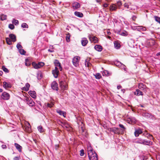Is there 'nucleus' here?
<instances>
[{
    "label": "nucleus",
    "mask_w": 160,
    "mask_h": 160,
    "mask_svg": "<svg viewBox=\"0 0 160 160\" xmlns=\"http://www.w3.org/2000/svg\"><path fill=\"white\" fill-rule=\"evenodd\" d=\"M66 82L64 81H61L60 82V86L62 88L66 84Z\"/></svg>",
    "instance_id": "38"
},
{
    "label": "nucleus",
    "mask_w": 160,
    "mask_h": 160,
    "mask_svg": "<svg viewBox=\"0 0 160 160\" xmlns=\"http://www.w3.org/2000/svg\"><path fill=\"white\" fill-rule=\"evenodd\" d=\"M1 97L4 100H8L10 98V95L8 93L6 92H4L2 93Z\"/></svg>",
    "instance_id": "5"
},
{
    "label": "nucleus",
    "mask_w": 160,
    "mask_h": 160,
    "mask_svg": "<svg viewBox=\"0 0 160 160\" xmlns=\"http://www.w3.org/2000/svg\"><path fill=\"white\" fill-rule=\"evenodd\" d=\"M6 41L7 44L9 45L11 44L12 41L11 39L8 38H6Z\"/></svg>",
    "instance_id": "35"
},
{
    "label": "nucleus",
    "mask_w": 160,
    "mask_h": 160,
    "mask_svg": "<svg viewBox=\"0 0 160 160\" xmlns=\"http://www.w3.org/2000/svg\"><path fill=\"white\" fill-rule=\"evenodd\" d=\"M31 64V63L29 60L28 59H25V65L26 66H29Z\"/></svg>",
    "instance_id": "34"
},
{
    "label": "nucleus",
    "mask_w": 160,
    "mask_h": 160,
    "mask_svg": "<svg viewBox=\"0 0 160 160\" xmlns=\"http://www.w3.org/2000/svg\"><path fill=\"white\" fill-rule=\"evenodd\" d=\"M121 35L124 36H126L128 35V33L126 32H123L121 33L120 34Z\"/></svg>",
    "instance_id": "53"
},
{
    "label": "nucleus",
    "mask_w": 160,
    "mask_h": 160,
    "mask_svg": "<svg viewBox=\"0 0 160 160\" xmlns=\"http://www.w3.org/2000/svg\"><path fill=\"white\" fill-rule=\"evenodd\" d=\"M20 53L22 55H25L26 53V52L24 50L22 49L21 48L19 50Z\"/></svg>",
    "instance_id": "40"
},
{
    "label": "nucleus",
    "mask_w": 160,
    "mask_h": 160,
    "mask_svg": "<svg viewBox=\"0 0 160 160\" xmlns=\"http://www.w3.org/2000/svg\"><path fill=\"white\" fill-rule=\"evenodd\" d=\"M136 29L138 30L139 31H145L146 30V28L145 27H143L142 26L138 27Z\"/></svg>",
    "instance_id": "30"
},
{
    "label": "nucleus",
    "mask_w": 160,
    "mask_h": 160,
    "mask_svg": "<svg viewBox=\"0 0 160 160\" xmlns=\"http://www.w3.org/2000/svg\"><path fill=\"white\" fill-rule=\"evenodd\" d=\"M94 48L98 52H101L102 49V46L98 45H96L94 47Z\"/></svg>",
    "instance_id": "21"
},
{
    "label": "nucleus",
    "mask_w": 160,
    "mask_h": 160,
    "mask_svg": "<svg viewBox=\"0 0 160 160\" xmlns=\"http://www.w3.org/2000/svg\"><path fill=\"white\" fill-rule=\"evenodd\" d=\"M72 7L74 9H77L80 8V5L78 2H75L72 4Z\"/></svg>",
    "instance_id": "17"
},
{
    "label": "nucleus",
    "mask_w": 160,
    "mask_h": 160,
    "mask_svg": "<svg viewBox=\"0 0 160 160\" xmlns=\"http://www.w3.org/2000/svg\"><path fill=\"white\" fill-rule=\"evenodd\" d=\"M52 73L55 78L58 77L59 73V71L58 68L55 67V69L52 70Z\"/></svg>",
    "instance_id": "7"
},
{
    "label": "nucleus",
    "mask_w": 160,
    "mask_h": 160,
    "mask_svg": "<svg viewBox=\"0 0 160 160\" xmlns=\"http://www.w3.org/2000/svg\"><path fill=\"white\" fill-rule=\"evenodd\" d=\"M144 139H142L141 138H138L136 141V142L138 143L143 144L144 143Z\"/></svg>",
    "instance_id": "28"
},
{
    "label": "nucleus",
    "mask_w": 160,
    "mask_h": 160,
    "mask_svg": "<svg viewBox=\"0 0 160 160\" xmlns=\"http://www.w3.org/2000/svg\"><path fill=\"white\" fill-rule=\"evenodd\" d=\"M114 45L115 47L117 49H118L120 48L121 46L119 42H118V41H115L114 42Z\"/></svg>",
    "instance_id": "25"
},
{
    "label": "nucleus",
    "mask_w": 160,
    "mask_h": 160,
    "mask_svg": "<svg viewBox=\"0 0 160 160\" xmlns=\"http://www.w3.org/2000/svg\"><path fill=\"white\" fill-rule=\"evenodd\" d=\"M14 146L16 148L19 152H22V147L20 145L17 143H14Z\"/></svg>",
    "instance_id": "18"
},
{
    "label": "nucleus",
    "mask_w": 160,
    "mask_h": 160,
    "mask_svg": "<svg viewBox=\"0 0 160 160\" xmlns=\"http://www.w3.org/2000/svg\"><path fill=\"white\" fill-rule=\"evenodd\" d=\"M148 133L146 131L143 133V135L145 136V137H146V136H147V134H148Z\"/></svg>",
    "instance_id": "56"
},
{
    "label": "nucleus",
    "mask_w": 160,
    "mask_h": 160,
    "mask_svg": "<svg viewBox=\"0 0 160 160\" xmlns=\"http://www.w3.org/2000/svg\"><path fill=\"white\" fill-rule=\"evenodd\" d=\"M114 64L116 66L118 67H120L122 65L123 66H125L124 64L118 61H115L114 62Z\"/></svg>",
    "instance_id": "24"
},
{
    "label": "nucleus",
    "mask_w": 160,
    "mask_h": 160,
    "mask_svg": "<svg viewBox=\"0 0 160 160\" xmlns=\"http://www.w3.org/2000/svg\"><path fill=\"white\" fill-rule=\"evenodd\" d=\"M89 38L91 42H93L95 43L98 42V38L96 37L95 36L92 37L91 36H89Z\"/></svg>",
    "instance_id": "14"
},
{
    "label": "nucleus",
    "mask_w": 160,
    "mask_h": 160,
    "mask_svg": "<svg viewBox=\"0 0 160 160\" xmlns=\"http://www.w3.org/2000/svg\"><path fill=\"white\" fill-rule=\"evenodd\" d=\"M144 143L143 144L148 146L151 145L152 144V142L150 141H146L144 140Z\"/></svg>",
    "instance_id": "26"
},
{
    "label": "nucleus",
    "mask_w": 160,
    "mask_h": 160,
    "mask_svg": "<svg viewBox=\"0 0 160 160\" xmlns=\"http://www.w3.org/2000/svg\"><path fill=\"white\" fill-rule=\"evenodd\" d=\"M134 94L137 96H142L143 93L141 91L140 89H137L135 92H134Z\"/></svg>",
    "instance_id": "13"
},
{
    "label": "nucleus",
    "mask_w": 160,
    "mask_h": 160,
    "mask_svg": "<svg viewBox=\"0 0 160 160\" xmlns=\"http://www.w3.org/2000/svg\"><path fill=\"white\" fill-rule=\"evenodd\" d=\"M42 77V75L41 73L37 74V78L38 80H40Z\"/></svg>",
    "instance_id": "47"
},
{
    "label": "nucleus",
    "mask_w": 160,
    "mask_h": 160,
    "mask_svg": "<svg viewBox=\"0 0 160 160\" xmlns=\"http://www.w3.org/2000/svg\"><path fill=\"white\" fill-rule=\"evenodd\" d=\"M146 137H147L148 138H149L150 139H153L152 136L150 134L148 133V134H147V136H146Z\"/></svg>",
    "instance_id": "50"
},
{
    "label": "nucleus",
    "mask_w": 160,
    "mask_h": 160,
    "mask_svg": "<svg viewBox=\"0 0 160 160\" xmlns=\"http://www.w3.org/2000/svg\"><path fill=\"white\" fill-rule=\"evenodd\" d=\"M7 16L6 15L2 14L1 16V19L3 21L7 19Z\"/></svg>",
    "instance_id": "32"
},
{
    "label": "nucleus",
    "mask_w": 160,
    "mask_h": 160,
    "mask_svg": "<svg viewBox=\"0 0 160 160\" xmlns=\"http://www.w3.org/2000/svg\"><path fill=\"white\" fill-rule=\"evenodd\" d=\"M23 101L30 107H32L35 106V102L30 97H25Z\"/></svg>",
    "instance_id": "2"
},
{
    "label": "nucleus",
    "mask_w": 160,
    "mask_h": 160,
    "mask_svg": "<svg viewBox=\"0 0 160 160\" xmlns=\"http://www.w3.org/2000/svg\"><path fill=\"white\" fill-rule=\"evenodd\" d=\"M95 78L97 79H99L102 77L101 74L99 73H97L95 75Z\"/></svg>",
    "instance_id": "39"
},
{
    "label": "nucleus",
    "mask_w": 160,
    "mask_h": 160,
    "mask_svg": "<svg viewBox=\"0 0 160 160\" xmlns=\"http://www.w3.org/2000/svg\"><path fill=\"white\" fill-rule=\"evenodd\" d=\"M109 130L110 132H113L115 134H119L120 133L119 128H118L112 127L110 128L109 129Z\"/></svg>",
    "instance_id": "6"
},
{
    "label": "nucleus",
    "mask_w": 160,
    "mask_h": 160,
    "mask_svg": "<svg viewBox=\"0 0 160 160\" xmlns=\"http://www.w3.org/2000/svg\"><path fill=\"white\" fill-rule=\"evenodd\" d=\"M32 65L34 68L38 69L43 66L45 64L42 62H39L38 63L34 62H33L32 63Z\"/></svg>",
    "instance_id": "3"
},
{
    "label": "nucleus",
    "mask_w": 160,
    "mask_h": 160,
    "mask_svg": "<svg viewBox=\"0 0 160 160\" xmlns=\"http://www.w3.org/2000/svg\"><path fill=\"white\" fill-rule=\"evenodd\" d=\"M108 5V4L107 3H105L103 5V7L104 8H107Z\"/></svg>",
    "instance_id": "59"
},
{
    "label": "nucleus",
    "mask_w": 160,
    "mask_h": 160,
    "mask_svg": "<svg viewBox=\"0 0 160 160\" xmlns=\"http://www.w3.org/2000/svg\"><path fill=\"white\" fill-rule=\"evenodd\" d=\"M137 17L136 16H133L132 17V20L134 21H135L136 18Z\"/></svg>",
    "instance_id": "57"
},
{
    "label": "nucleus",
    "mask_w": 160,
    "mask_h": 160,
    "mask_svg": "<svg viewBox=\"0 0 160 160\" xmlns=\"http://www.w3.org/2000/svg\"><path fill=\"white\" fill-rule=\"evenodd\" d=\"M122 88V87L121 85H118L117 87V88L118 89H119Z\"/></svg>",
    "instance_id": "61"
},
{
    "label": "nucleus",
    "mask_w": 160,
    "mask_h": 160,
    "mask_svg": "<svg viewBox=\"0 0 160 160\" xmlns=\"http://www.w3.org/2000/svg\"><path fill=\"white\" fill-rule=\"evenodd\" d=\"M59 148V145H56L55 146V148L56 150H57Z\"/></svg>",
    "instance_id": "62"
},
{
    "label": "nucleus",
    "mask_w": 160,
    "mask_h": 160,
    "mask_svg": "<svg viewBox=\"0 0 160 160\" xmlns=\"http://www.w3.org/2000/svg\"><path fill=\"white\" fill-rule=\"evenodd\" d=\"M8 27L9 28L12 30L13 29L15 28L14 25L12 24H10L9 25Z\"/></svg>",
    "instance_id": "49"
},
{
    "label": "nucleus",
    "mask_w": 160,
    "mask_h": 160,
    "mask_svg": "<svg viewBox=\"0 0 160 160\" xmlns=\"http://www.w3.org/2000/svg\"><path fill=\"white\" fill-rule=\"evenodd\" d=\"M143 116L146 118H149L151 116V114L148 112H144L142 114Z\"/></svg>",
    "instance_id": "31"
},
{
    "label": "nucleus",
    "mask_w": 160,
    "mask_h": 160,
    "mask_svg": "<svg viewBox=\"0 0 160 160\" xmlns=\"http://www.w3.org/2000/svg\"><path fill=\"white\" fill-rule=\"evenodd\" d=\"M80 60V57L79 56H76L73 59L72 62L73 65L76 67L79 65V62Z\"/></svg>",
    "instance_id": "4"
},
{
    "label": "nucleus",
    "mask_w": 160,
    "mask_h": 160,
    "mask_svg": "<svg viewBox=\"0 0 160 160\" xmlns=\"http://www.w3.org/2000/svg\"><path fill=\"white\" fill-rule=\"evenodd\" d=\"M67 36L66 37V39L67 42H69L70 41V35L69 33L67 34Z\"/></svg>",
    "instance_id": "33"
},
{
    "label": "nucleus",
    "mask_w": 160,
    "mask_h": 160,
    "mask_svg": "<svg viewBox=\"0 0 160 160\" xmlns=\"http://www.w3.org/2000/svg\"><path fill=\"white\" fill-rule=\"evenodd\" d=\"M54 105V104L52 102L51 103H48L47 104V106L49 108H52Z\"/></svg>",
    "instance_id": "48"
},
{
    "label": "nucleus",
    "mask_w": 160,
    "mask_h": 160,
    "mask_svg": "<svg viewBox=\"0 0 160 160\" xmlns=\"http://www.w3.org/2000/svg\"><path fill=\"white\" fill-rule=\"evenodd\" d=\"M119 127L122 128V132H124L126 129V128L122 124H119Z\"/></svg>",
    "instance_id": "37"
},
{
    "label": "nucleus",
    "mask_w": 160,
    "mask_h": 160,
    "mask_svg": "<svg viewBox=\"0 0 160 160\" xmlns=\"http://www.w3.org/2000/svg\"><path fill=\"white\" fill-rule=\"evenodd\" d=\"M28 93L32 98H36V94L35 91H30Z\"/></svg>",
    "instance_id": "15"
},
{
    "label": "nucleus",
    "mask_w": 160,
    "mask_h": 160,
    "mask_svg": "<svg viewBox=\"0 0 160 160\" xmlns=\"http://www.w3.org/2000/svg\"><path fill=\"white\" fill-rule=\"evenodd\" d=\"M74 14L75 16L79 18H82L83 17L82 13L77 11H76L74 12Z\"/></svg>",
    "instance_id": "23"
},
{
    "label": "nucleus",
    "mask_w": 160,
    "mask_h": 160,
    "mask_svg": "<svg viewBox=\"0 0 160 160\" xmlns=\"http://www.w3.org/2000/svg\"><path fill=\"white\" fill-rule=\"evenodd\" d=\"M3 86L6 88H9L11 87L12 85L10 82H3Z\"/></svg>",
    "instance_id": "11"
},
{
    "label": "nucleus",
    "mask_w": 160,
    "mask_h": 160,
    "mask_svg": "<svg viewBox=\"0 0 160 160\" xmlns=\"http://www.w3.org/2000/svg\"><path fill=\"white\" fill-rule=\"evenodd\" d=\"M80 155L81 156H82L84 154V150L83 149L81 150L80 151Z\"/></svg>",
    "instance_id": "51"
},
{
    "label": "nucleus",
    "mask_w": 160,
    "mask_h": 160,
    "mask_svg": "<svg viewBox=\"0 0 160 160\" xmlns=\"http://www.w3.org/2000/svg\"><path fill=\"white\" fill-rule=\"evenodd\" d=\"M51 87L53 90L56 91L58 90V84L56 81H53L52 82L51 84Z\"/></svg>",
    "instance_id": "8"
},
{
    "label": "nucleus",
    "mask_w": 160,
    "mask_h": 160,
    "mask_svg": "<svg viewBox=\"0 0 160 160\" xmlns=\"http://www.w3.org/2000/svg\"><path fill=\"white\" fill-rule=\"evenodd\" d=\"M17 48L18 50H19L22 48V47L20 43H18L17 45Z\"/></svg>",
    "instance_id": "52"
},
{
    "label": "nucleus",
    "mask_w": 160,
    "mask_h": 160,
    "mask_svg": "<svg viewBox=\"0 0 160 160\" xmlns=\"http://www.w3.org/2000/svg\"><path fill=\"white\" fill-rule=\"evenodd\" d=\"M81 42L82 46H85L88 43V41L86 38H82Z\"/></svg>",
    "instance_id": "10"
},
{
    "label": "nucleus",
    "mask_w": 160,
    "mask_h": 160,
    "mask_svg": "<svg viewBox=\"0 0 160 160\" xmlns=\"http://www.w3.org/2000/svg\"><path fill=\"white\" fill-rule=\"evenodd\" d=\"M88 154L90 160H98V156L94 151L91 147H88L87 148Z\"/></svg>",
    "instance_id": "1"
},
{
    "label": "nucleus",
    "mask_w": 160,
    "mask_h": 160,
    "mask_svg": "<svg viewBox=\"0 0 160 160\" xmlns=\"http://www.w3.org/2000/svg\"><path fill=\"white\" fill-rule=\"evenodd\" d=\"M116 4L117 6L118 7V8H120L121 6L122 5V3L121 1H119L117 2Z\"/></svg>",
    "instance_id": "41"
},
{
    "label": "nucleus",
    "mask_w": 160,
    "mask_h": 160,
    "mask_svg": "<svg viewBox=\"0 0 160 160\" xmlns=\"http://www.w3.org/2000/svg\"><path fill=\"white\" fill-rule=\"evenodd\" d=\"M21 27L22 28H28V27L27 24L26 23H23L22 24Z\"/></svg>",
    "instance_id": "43"
},
{
    "label": "nucleus",
    "mask_w": 160,
    "mask_h": 160,
    "mask_svg": "<svg viewBox=\"0 0 160 160\" xmlns=\"http://www.w3.org/2000/svg\"><path fill=\"white\" fill-rule=\"evenodd\" d=\"M30 86V85L28 83H26V84L25 87L23 88V90L25 91H28L29 90V88Z\"/></svg>",
    "instance_id": "29"
},
{
    "label": "nucleus",
    "mask_w": 160,
    "mask_h": 160,
    "mask_svg": "<svg viewBox=\"0 0 160 160\" xmlns=\"http://www.w3.org/2000/svg\"><path fill=\"white\" fill-rule=\"evenodd\" d=\"M2 147L3 149H5L7 148V146L5 145H2Z\"/></svg>",
    "instance_id": "60"
},
{
    "label": "nucleus",
    "mask_w": 160,
    "mask_h": 160,
    "mask_svg": "<svg viewBox=\"0 0 160 160\" xmlns=\"http://www.w3.org/2000/svg\"><path fill=\"white\" fill-rule=\"evenodd\" d=\"M38 129L39 131L40 132H44V130L41 126H39L38 127Z\"/></svg>",
    "instance_id": "36"
},
{
    "label": "nucleus",
    "mask_w": 160,
    "mask_h": 160,
    "mask_svg": "<svg viewBox=\"0 0 160 160\" xmlns=\"http://www.w3.org/2000/svg\"><path fill=\"white\" fill-rule=\"evenodd\" d=\"M13 159L14 160H19V158L18 157H14Z\"/></svg>",
    "instance_id": "58"
},
{
    "label": "nucleus",
    "mask_w": 160,
    "mask_h": 160,
    "mask_svg": "<svg viewBox=\"0 0 160 160\" xmlns=\"http://www.w3.org/2000/svg\"><path fill=\"white\" fill-rule=\"evenodd\" d=\"M154 18L155 21L160 24V18L158 16H155Z\"/></svg>",
    "instance_id": "42"
},
{
    "label": "nucleus",
    "mask_w": 160,
    "mask_h": 160,
    "mask_svg": "<svg viewBox=\"0 0 160 160\" xmlns=\"http://www.w3.org/2000/svg\"><path fill=\"white\" fill-rule=\"evenodd\" d=\"M142 133V132L141 129H137L135 130L134 132V134L136 137H138L139 134H141Z\"/></svg>",
    "instance_id": "22"
},
{
    "label": "nucleus",
    "mask_w": 160,
    "mask_h": 160,
    "mask_svg": "<svg viewBox=\"0 0 160 160\" xmlns=\"http://www.w3.org/2000/svg\"><path fill=\"white\" fill-rule=\"evenodd\" d=\"M117 8L115 4H112L109 7V9L110 11H116Z\"/></svg>",
    "instance_id": "16"
},
{
    "label": "nucleus",
    "mask_w": 160,
    "mask_h": 160,
    "mask_svg": "<svg viewBox=\"0 0 160 160\" xmlns=\"http://www.w3.org/2000/svg\"><path fill=\"white\" fill-rule=\"evenodd\" d=\"M85 64L86 67H89L90 65H91V64L87 60H86L85 62Z\"/></svg>",
    "instance_id": "45"
},
{
    "label": "nucleus",
    "mask_w": 160,
    "mask_h": 160,
    "mask_svg": "<svg viewBox=\"0 0 160 160\" xmlns=\"http://www.w3.org/2000/svg\"><path fill=\"white\" fill-rule=\"evenodd\" d=\"M61 116H63V117H66V113L65 112L62 111L60 110L57 109L56 111Z\"/></svg>",
    "instance_id": "19"
},
{
    "label": "nucleus",
    "mask_w": 160,
    "mask_h": 160,
    "mask_svg": "<svg viewBox=\"0 0 160 160\" xmlns=\"http://www.w3.org/2000/svg\"><path fill=\"white\" fill-rule=\"evenodd\" d=\"M25 129L27 132H30L31 130V126L29 123H28V125H26Z\"/></svg>",
    "instance_id": "27"
},
{
    "label": "nucleus",
    "mask_w": 160,
    "mask_h": 160,
    "mask_svg": "<svg viewBox=\"0 0 160 160\" xmlns=\"http://www.w3.org/2000/svg\"><path fill=\"white\" fill-rule=\"evenodd\" d=\"M9 36V38L12 39V40L13 42H14L16 41V37L14 34H10Z\"/></svg>",
    "instance_id": "20"
},
{
    "label": "nucleus",
    "mask_w": 160,
    "mask_h": 160,
    "mask_svg": "<svg viewBox=\"0 0 160 160\" xmlns=\"http://www.w3.org/2000/svg\"><path fill=\"white\" fill-rule=\"evenodd\" d=\"M104 73L106 75H108V72L107 71H104Z\"/></svg>",
    "instance_id": "64"
},
{
    "label": "nucleus",
    "mask_w": 160,
    "mask_h": 160,
    "mask_svg": "<svg viewBox=\"0 0 160 160\" xmlns=\"http://www.w3.org/2000/svg\"><path fill=\"white\" fill-rule=\"evenodd\" d=\"M123 5L125 8H129V6L128 3H125Z\"/></svg>",
    "instance_id": "54"
},
{
    "label": "nucleus",
    "mask_w": 160,
    "mask_h": 160,
    "mask_svg": "<svg viewBox=\"0 0 160 160\" xmlns=\"http://www.w3.org/2000/svg\"><path fill=\"white\" fill-rule=\"evenodd\" d=\"M62 88L64 90L67 89V86L66 85V84L63 86V87H62Z\"/></svg>",
    "instance_id": "55"
},
{
    "label": "nucleus",
    "mask_w": 160,
    "mask_h": 160,
    "mask_svg": "<svg viewBox=\"0 0 160 160\" xmlns=\"http://www.w3.org/2000/svg\"><path fill=\"white\" fill-rule=\"evenodd\" d=\"M48 51L49 52H54V51L52 50V49H49L48 50Z\"/></svg>",
    "instance_id": "63"
},
{
    "label": "nucleus",
    "mask_w": 160,
    "mask_h": 160,
    "mask_svg": "<svg viewBox=\"0 0 160 160\" xmlns=\"http://www.w3.org/2000/svg\"><path fill=\"white\" fill-rule=\"evenodd\" d=\"M138 88L141 90H144L146 87V85L142 83H140L138 85Z\"/></svg>",
    "instance_id": "12"
},
{
    "label": "nucleus",
    "mask_w": 160,
    "mask_h": 160,
    "mask_svg": "<svg viewBox=\"0 0 160 160\" xmlns=\"http://www.w3.org/2000/svg\"><path fill=\"white\" fill-rule=\"evenodd\" d=\"M2 69L5 72L8 73L9 72L8 69L4 66L2 67Z\"/></svg>",
    "instance_id": "44"
},
{
    "label": "nucleus",
    "mask_w": 160,
    "mask_h": 160,
    "mask_svg": "<svg viewBox=\"0 0 160 160\" xmlns=\"http://www.w3.org/2000/svg\"><path fill=\"white\" fill-rule=\"evenodd\" d=\"M12 22L14 23V24L16 25H18L19 24V21L17 20L13 19Z\"/></svg>",
    "instance_id": "46"
},
{
    "label": "nucleus",
    "mask_w": 160,
    "mask_h": 160,
    "mask_svg": "<svg viewBox=\"0 0 160 160\" xmlns=\"http://www.w3.org/2000/svg\"><path fill=\"white\" fill-rule=\"evenodd\" d=\"M54 63L55 65V67L57 68V67H58L60 71H62V68L61 66V64L59 62V61L57 59H56L54 60Z\"/></svg>",
    "instance_id": "9"
}]
</instances>
